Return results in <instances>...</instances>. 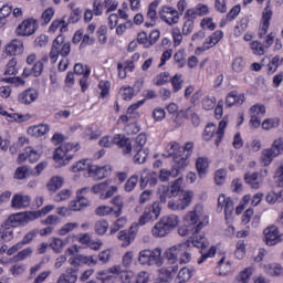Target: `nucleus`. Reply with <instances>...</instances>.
Instances as JSON below:
<instances>
[{"label":"nucleus","mask_w":283,"mask_h":283,"mask_svg":"<svg viewBox=\"0 0 283 283\" xmlns=\"http://www.w3.org/2000/svg\"><path fill=\"white\" fill-rule=\"evenodd\" d=\"M205 224H209V214L205 210V206L197 203L192 211L188 212L184 218V224L178 229L181 238L200 233Z\"/></svg>","instance_id":"1"},{"label":"nucleus","mask_w":283,"mask_h":283,"mask_svg":"<svg viewBox=\"0 0 283 283\" xmlns=\"http://www.w3.org/2000/svg\"><path fill=\"white\" fill-rule=\"evenodd\" d=\"M166 259L172 264H189L193 260V251L191 250V240L184 243H177L165 251Z\"/></svg>","instance_id":"2"},{"label":"nucleus","mask_w":283,"mask_h":283,"mask_svg":"<svg viewBox=\"0 0 283 283\" xmlns=\"http://www.w3.org/2000/svg\"><path fill=\"white\" fill-rule=\"evenodd\" d=\"M180 224V217L168 214L163 217L151 229L154 238H167Z\"/></svg>","instance_id":"3"},{"label":"nucleus","mask_w":283,"mask_h":283,"mask_svg":"<svg viewBox=\"0 0 283 283\" xmlns=\"http://www.w3.org/2000/svg\"><path fill=\"white\" fill-rule=\"evenodd\" d=\"M138 262L142 266H157L160 269L165 264V256H163V249H144L138 253Z\"/></svg>","instance_id":"4"},{"label":"nucleus","mask_w":283,"mask_h":283,"mask_svg":"<svg viewBox=\"0 0 283 283\" xmlns=\"http://www.w3.org/2000/svg\"><path fill=\"white\" fill-rule=\"evenodd\" d=\"M70 52H72V44L65 41V36L63 34L57 35L51 46V51L49 54V59L51 63H56L59 61V56H70Z\"/></svg>","instance_id":"5"},{"label":"nucleus","mask_w":283,"mask_h":283,"mask_svg":"<svg viewBox=\"0 0 283 283\" xmlns=\"http://www.w3.org/2000/svg\"><path fill=\"white\" fill-rule=\"evenodd\" d=\"M188 240H190V244H192V247L201 249V256L198 259L197 264H203V262H207L209 258H216V253L218 252V248H216V245L210 247L208 252H205V249L209 247V241L206 235L197 234Z\"/></svg>","instance_id":"6"},{"label":"nucleus","mask_w":283,"mask_h":283,"mask_svg":"<svg viewBox=\"0 0 283 283\" xmlns=\"http://www.w3.org/2000/svg\"><path fill=\"white\" fill-rule=\"evenodd\" d=\"M283 154V138L277 137L276 139L273 140L272 145L270 148H264L261 150V156H260V163L262 164L263 167H269L275 158H279V156H282Z\"/></svg>","instance_id":"7"},{"label":"nucleus","mask_w":283,"mask_h":283,"mask_svg":"<svg viewBox=\"0 0 283 283\" xmlns=\"http://www.w3.org/2000/svg\"><path fill=\"white\" fill-rule=\"evenodd\" d=\"M101 147H112L113 145H117V147H120L123 149V154L125 156L132 154V142H129V138L125 137L123 134L115 135L112 139H109V136H104L99 140Z\"/></svg>","instance_id":"8"},{"label":"nucleus","mask_w":283,"mask_h":283,"mask_svg":"<svg viewBox=\"0 0 283 283\" xmlns=\"http://www.w3.org/2000/svg\"><path fill=\"white\" fill-rule=\"evenodd\" d=\"M160 211H163L160 201H154L151 205H147L136 226L145 227V224H149V222L156 221L157 218H160Z\"/></svg>","instance_id":"9"},{"label":"nucleus","mask_w":283,"mask_h":283,"mask_svg":"<svg viewBox=\"0 0 283 283\" xmlns=\"http://www.w3.org/2000/svg\"><path fill=\"white\" fill-rule=\"evenodd\" d=\"M224 129H227V119H222L219 123L218 128L213 123L208 124L203 132V140H211V138H214V143L218 147L220 143H222V138H224Z\"/></svg>","instance_id":"10"},{"label":"nucleus","mask_w":283,"mask_h":283,"mask_svg":"<svg viewBox=\"0 0 283 283\" xmlns=\"http://www.w3.org/2000/svg\"><path fill=\"white\" fill-rule=\"evenodd\" d=\"M193 202V191L182 190L178 199H172L168 201V209L170 211H185Z\"/></svg>","instance_id":"11"},{"label":"nucleus","mask_w":283,"mask_h":283,"mask_svg":"<svg viewBox=\"0 0 283 283\" xmlns=\"http://www.w3.org/2000/svg\"><path fill=\"white\" fill-rule=\"evenodd\" d=\"M87 193H90V188L83 187L76 190V197L69 205L70 211H84L87 207L92 206V201L87 199Z\"/></svg>","instance_id":"12"},{"label":"nucleus","mask_w":283,"mask_h":283,"mask_svg":"<svg viewBox=\"0 0 283 283\" xmlns=\"http://www.w3.org/2000/svg\"><path fill=\"white\" fill-rule=\"evenodd\" d=\"M112 181L106 180L92 186L91 191L95 196H98L101 200H108L115 193H118L117 186H111Z\"/></svg>","instance_id":"13"},{"label":"nucleus","mask_w":283,"mask_h":283,"mask_svg":"<svg viewBox=\"0 0 283 283\" xmlns=\"http://www.w3.org/2000/svg\"><path fill=\"white\" fill-rule=\"evenodd\" d=\"M39 218V213L36 212H18L14 214H11L8 220L7 224L8 227H11L14 229V227H25L28 222H32Z\"/></svg>","instance_id":"14"},{"label":"nucleus","mask_w":283,"mask_h":283,"mask_svg":"<svg viewBox=\"0 0 283 283\" xmlns=\"http://www.w3.org/2000/svg\"><path fill=\"white\" fill-rule=\"evenodd\" d=\"M263 242L266 247H275L283 242V233L275 224H270L263 229Z\"/></svg>","instance_id":"15"},{"label":"nucleus","mask_w":283,"mask_h":283,"mask_svg":"<svg viewBox=\"0 0 283 283\" xmlns=\"http://www.w3.org/2000/svg\"><path fill=\"white\" fill-rule=\"evenodd\" d=\"M158 15L166 25H177L180 21L178 9L170 6H163L158 11Z\"/></svg>","instance_id":"16"},{"label":"nucleus","mask_w":283,"mask_h":283,"mask_svg":"<svg viewBox=\"0 0 283 283\" xmlns=\"http://www.w3.org/2000/svg\"><path fill=\"white\" fill-rule=\"evenodd\" d=\"M36 30H39V23L36 22V19L29 18L22 21L15 28V34L18 36H32Z\"/></svg>","instance_id":"17"},{"label":"nucleus","mask_w":283,"mask_h":283,"mask_svg":"<svg viewBox=\"0 0 283 283\" xmlns=\"http://www.w3.org/2000/svg\"><path fill=\"white\" fill-rule=\"evenodd\" d=\"M42 154H43V150H41V148L39 147L36 148L28 147L22 154L18 156V163L19 165H21V163H24L27 160H29V163H32V164L39 163Z\"/></svg>","instance_id":"18"},{"label":"nucleus","mask_w":283,"mask_h":283,"mask_svg":"<svg viewBox=\"0 0 283 283\" xmlns=\"http://www.w3.org/2000/svg\"><path fill=\"white\" fill-rule=\"evenodd\" d=\"M273 17V11H271L270 3L268 2L266 7L263 10L261 24L259 28V36L260 39H264L266 34H269V28H271V19Z\"/></svg>","instance_id":"19"},{"label":"nucleus","mask_w":283,"mask_h":283,"mask_svg":"<svg viewBox=\"0 0 283 283\" xmlns=\"http://www.w3.org/2000/svg\"><path fill=\"white\" fill-rule=\"evenodd\" d=\"M138 233V226L133 223L129 230H122L118 233V240L122 242V247H129L136 240Z\"/></svg>","instance_id":"20"},{"label":"nucleus","mask_w":283,"mask_h":283,"mask_svg":"<svg viewBox=\"0 0 283 283\" xmlns=\"http://www.w3.org/2000/svg\"><path fill=\"white\" fill-rule=\"evenodd\" d=\"M109 174H112V166H98L93 164L91 166V172L88 174V176L90 178H94V180H103V178H107Z\"/></svg>","instance_id":"21"},{"label":"nucleus","mask_w":283,"mask_h":283,"mask_svg":"<svg viewBox=\"0 0 283 283\" xmlns=\"http://www.w3.org/2000/svg\"><path fill=\"white\" fill-rule=\"evenodd\" d=\"M174 159V178H178L179 174H182V171H185V169H187V165H189V157H187L186 155H184L182 153H179V155H176L175 157H172Z\"/></svg>","instance_id":"22"},{"label":"nucleus","mask_w":283,"mask_h":283,"mask_svg":"<svg viewBox=\"0 0 283 283\" xmlns=\"http://www.w3.org/2000/svg\"><path fill=\"white\" fill-rule=\"evenodd\" d=\"M74 158V155H69L66 151L60 146L54 150L53 160L56 164V167H65L70 165V161Z\"/></svg>","instance_id":"23"},{"label":"nucleus","mask_w":283,"mask_h":283,"mask_svg":"<svg viewBox=\"0 0 283 283\" xmlns=\"http://www.w3.org/2000/svg\"><path fill=\"white\" fill-rule=\"evenodd\" d=\"M218 208L224 209L226 220H230L231 216H233V200L223 193H221L218 198Z\"/></svg>","instance_id":"24"},{"label":"nucleus","mask_w":283,"mask_h":283,"mask_svg":"<svg viewBox=\"0 0 283 283\" xmlns=\"http://www.w3.org/2000/svg\"><path fill=\"white\" fill-rule=\"evenodd\" d=\"M109 273H113V275H117L122 283H132V281L134 280V271L123 270L120 265H114L109 268Z\"/></svg>","instance_id":"25"},{"label":"nucleus","mask_w":283,"mask_h":283,"mask_svg":"<svg viewBox=\"0 0 283 283\" xmlns=\"http://www.w3.org/2000/svg\"><path fill=\"white\" fill-rule=\"evenodd\" d=\"M71 242H74V235H67L65 240L61 238H52L49 247L54 251V253H63V249H65V247Z\"/></svg>","instance_id":"26"},{"label":"nucleus","mask_w":283,"mask_h":283,"mask_svg":"<svg viewBox=\"0 0 283 283\" xmlns=\"http://www.w3.org/2000/svg\"><path fill=\"white\" fill-rule=\"evenodd\" d=\"M32 202V198L28 195L15 193L11 200V207L13 209H28Z\"/></svg>","instance_id":"27"},{"label":"nucleus","mask_w":283,"mask_h":283,"mask_svg":"<svg viewBox=\"0 0 283 283\" xmlns=\"http://www.w3.org/2000/svg\"><path fill=\"white\" fill-rule=\"evenodd\" d=\"M224 38V32L222 30H217L212 34H210L203 42L201 50H211V48H216L220 41Z\"/></svg>","instance_id":"28"},{"label":"nucleus","mask_w":283,"mask_h":283,"mask_svg":"<svg viewBox=\"0 0 283 283\" xmlns=\"http://www.w3.org/2000/svg\"><path fill=\"white\" fill-rule=\"evenodd\" d=\"M69 262L72 266H81L83 264H86V266H95V264H97L96 258L94 255L85 254H78L75 258H71Z\"/></svg>","instance_id":"29"},{"label":"nucleus","mask_w":283,"mask_h":283,"mask_svg":"<svg viewBox=\"0 0 283 283\" xmlns=\"http://www.w3.org/2000/svg\"><path fill=\"white\" fill-rule=\"evenodd\" d=\"M36 98H39V91L35 88H28L18 96V101L21 105H32Z\"/></svg>","instance_id":"30"},{"label":"nucleus","mask_w":283,"mask_h":283,"mask_svg":"<svg viewBox=\"0 0 283 283\" xmlns=\"http://www.w3.org/2000/svg\"><path fill=\"white\" fill-rule=\"evenodd\" d=\"M196 273V268L191 265L184 266L179 270L177 276L175 277V283H187L189 282Z\"/></svg>","instance_id":"31"},{"label":"nucleus","mask_w":283,"mask_h":283,"mask_svg":"<svg viewBox=\"0 0 283 283\" xmlns=\"http://www.w3.org/2000/svg\"><path fill=\"white\" fill-rule=\"evenodd\" d=\"M50 133V126L49 124H39L30 126L27 130V134L29 136H33V138H42V136H45V134Z\"/></svg>","instance_id":"32"},{"label":"nucleus","mask_w":283,"mask_h":283,"mask_svg":"<svg viewBox=\"0 0 283 283\" xmlns=\"http://www.w3.org/2000/svg\"><path fill=\"white\" fill-rule=\"evenodd\" d=\"M255 269L253 266H248L241 270L232 280V283H249L251 282V277H253V273Z\"/></svg>","instance_id":"33"},{"label":"nucleus","mask_w":283,"mask_h":283,"mask_svg":"<svg viewBox=\"0 0 283 283\" xmlns=\"http://www.w3.org/2000/svg\"><path fill=\"white\" fill-rule=\"evenodd\" d=\"M209 158L207 157H199L196 160V169L198 171L199 178H207V175L209 174Z\"/></svg>","instance_id":"34"},{"label":"nucleus","mask_w":283,"mask_h":283,"mask_svg":"<svg viewBox=\"0 0 283 283\" xmlns=\"http://www.w3.org/2000/svg\"><path fill=\"white\" fill-rule=\"evenodd\" d=\"M7 54L10 56H17V54H22L23 52V42L21 40H12L6 46Z\"/></svg>","instance_id":"35"},{"label":"nucleus","mask_w":283,"mask_h":283,"mask_svg":"<svg viewBox=\"0 0 283 283\" xmlns=\"http://www.w3.org/2000/svg\"><path fill=\"white\" fill-rule=\"evenodd\" d=\"M231 271V261L227 260V256L222 255L214 269L216 275H229Z\"/></svg>","instance_id":"36"},{"label":"nucleus","mask_w":283,"mask_h":283,"mask_svg":"<svg viewBox=\"0 0 283 283\" xmlns=\"http://www.w3.org/2000/svg\"><path fill=\"white\" fill-rule=\"evenodd\" d=\"M261 269L268 275L279 276L283 274V268L280 263H261Z\"/></svg>","instance_id":"37"},{"label":"nucleus","mask_w":283,"mask_h":283,"mask_svg":"<svg viewBox=\"0 0 283 283\" xmlns=\"http://www.w3.org/2000/svg\"><path fill=\"white\" fill-rule=\"evenodd\" d=\"M156 187L158 185V175L156 172H149L146 177L145 175L140 176V189H147V186Z\"/></svg>","instance_id":"38"},{"label":"nucleus","mask_w":283,"mask_h":283,"mask_svg":"<svg viewBox=\"0 0 283 283\" xmlns=\"http://www.w3.org/2000/svg\"><path fill=\"white\" fill-rule=\"evenodd\" d=\"M182 154V149L180 148V144L176 142H170L165 147L164 156L165 158H176V156Z\"/></svg>","instance_id":"39"},{"label":"nucleus","mask_w":283,"mask_h":283,"mask_svg":"<svg viewBox=\"0 0 283 283\" xmlns=\"http://www.w3.org/2000/svg\"><path fill=\"white\" fill-rule=\"evenodd\" d=\"M92 165V159H81L71 167V171H73V174H78V171H88L90 175Z\"/></svg>","instance_id":"40"},{"label":"nucleus","mask_w":283,"mask_h":283,"mask_svg":"<svg viewBox=\"0 0 283 283\" xmlns=\"http://www.w3.org/2000/svg\"><path fill=\"white\" fill-rule=\"evenodd\" d=\"M78 275L74 269H66L65 273H62L56 283H76Z\"/></svg>","instance_id":"41"},{"label":"nucleus","mask_w":283,"mask_h":283,"mask_svg":"<svg viewBox=\"0 0 283 283\" xmlns=\"http://www.w3.org/2000/svg\"><path fill=\"white\" fill-rule=\"evenodd\" d=\"M242 103H244V95H239L235 91L230 92L226 97L227 107H233L235 104L242 105Z\"/></svg>","instance_id":"42"},{"label":"nucleus","mask_w":283,"mask_h":283,"mask_svg":"<svg viewBox=\"0 0 283 283\" xmlns=\"http://www.w3.org/2000/svg\"><path fill=\"white\" fill-rule=\"evenodd\" d=\"M116 276L117 274L109 272V269L96 273V280L101 283H116Z\"/></svg>","instance_id":"43"},{"label":"nucleus","mask_w":283,"mask_h":283,"mask_svg":"<svg viewBox=\"0 0 283 283\" xmlns=\"http://www.w3.org/2000/svg\"><path fill=\"white\" fill-rule=\"evenodd\" d=\"M57 30H60L61 34H63V32H67V22H65L64 19L53 20L49 27V32L52 34H54V32Z\"/></svg>","instance_id":"44"},{"label":"nucleus","mask_w":283,"mask_h":283,"mask_svg":"<svg viewBox=\"0 0 283 283\" xmlns=\"http://www.w3.org/2000/svg\"><path fill=\"white\" fill-rule=\"evenodd\" d=\"M32 119V115L30 114H18V113H8L7 120L9 123H25Z\"/></svg>","instance_id":"45"},{"label":"nucleus","mask_w":283,"mask_h":283,"mask_svg":"<svg viewBox=\"0 0 283 283\" xmlns=\"http://www.w3.org/2000/svg\"><path fill=\"white\" fill-rule=\"evenodd\" d=\"M63 182H64L63 177L54 176L46 184V189L49 191H57V189H61L63 187Z\"/></svg>","instance_id":"46"},{"label":"nucleus","mask_w":283,"mask_h":283,"mask_svg":"<svg viewBox=\"0 0 283 283\" xmlns=\"http://www.w3.org/2000/svg\"><path fill=\"white\" fill-rule=\"evenodd\" d=\"M60 147L63 148L69 156H74L76 151H81V145L77 142L63 143Z\"/></svg>","instance_id":"47"},{"label":"nucleus","mask_w":283,"mask_h":283,"mask_svg":"<svg viewBox=\"0 0 283 283\" xmlns=\"http://www.w3.org/2000/svg\"><path fill=\"white\" fill-rule=\"evenodd\" d=\"M170 83L172 86V92L176 94L182 90L185 78H182V74H175L172 77H170Z\"/></svg>","instance_id":"48"},{"label":"nucleus","mask_w":283,"mask_h":283,"mask_svg":"<svg viewBox=\"0 0 283 283\" xmlns=\"http://www.w3.org/2000/svg\"><path fill=\"white\" fill-rule=\"evenodd\" d=\"M0 238L4 240V242H10L14 238V229L4 223L0 229Z\"/></svg>","instance_id":"49"},{"label":"nucleus","mask_w":283,"mask_h":283,"mask_svg":"<svg viewBox=\"0 0 283 283\" xmlns=\"http://www.w3.org/2000/svg\"><path fill=\"white\" fill-rule=\"evenodd\" d=\"M234 258L235 260H242L243 258H247V243H244V240H239L237 242Z\"/></svg>","instance_id":"50"},{"label":"nucleus","mask_w":283,"mask_h":283,"mask_svg":"<svg viewBox=\"0 0 283 283\" xmlns=\"http://www.w3.org/2000/svg\"><path fill=\"white\" fill-rule=\"evenodd\" d=\"M33 253L34 250L32 248H25L22 251L18 252L15 255H13V262H23L29 258H32Z\"/></svg>","instance_id":"51"},{"label":"nucleus","mask_w":283,"mask_h":283,"mask_svg":"<svg viewBox=\"0 0 283 283\" xmlns=\"http://www.w3.org/2000/svg\"><path fill=\"white\" fill-rule=\"evenodd\" d=\"M111 203L116 207V210L114 211V217L119 218L123 213V209L125 205L123 203V197L120 196H115L112 200Z\"/></svg>","instance_id":"52"},{"label":"nucleus","mask_w":283,"mask_h":283,"mask_svg":"<svg viewBox=\"0 0 283 283\" xmlns=\"http://www.w3.org/2000/svg\"><path fill=\"white\" fill-rule=\"evenodd\" d=\"M245 182L250 185L252 189H260V185H262V180L258 177V172H253L251 175H245Z\"/></svg>","instance_id":"53"},{"label":"nucleus","mask_w":283,"mask_h":283,"mask_svg":"<svg viewBox=\"0 0 283 283\" xmlns=\"http://www.w3.org/2000/svg\"><path fill=\"white\" fill-rule=\"evenodd\" d=\"M262 129H265V132H269V129H277L280 127V118L277 117H272V118H266L263 120Z\"/></svg>","instance_id":"54"},{"label":"nucleus","mask_w":283,"mask_h":283,"mask_svg":"<svg viewBox=\"0 0 283 283\" xmlns=\"http://www.w3.org/2000/svg\"><path fill=\"white\" fill-rule=\"evenodd\" d=\"M94 229L97 235H105L109 229V222L107 220H98L95 222Z\"/></svg>","instance_id":"55"},{"label":"nucleus","mask_w":283,"mask_h":283,"mask_svg":"<svg viewBox=\"0 0 283 283\" xmlns=\"http://www.w3.org/2000/svg\"><path fill=\"white\" fill-rule=\"evenodd\" d=\"M171 81V75L169 72H161L157 76L154 77L153 83L154 85H167Z\"/></svg>","instance_id":"56"},{"label":"nucleus","mask_w":283,"mask_h":283,"mask_svg":"<svg viewBox=\"0 0 283 283\" xmlns=\"http://www.w3.org/2000/svg\"><path fill=\"white\" fill-rule=\"evenodd\" d=\"M127 224V218L120 217L117 219L109 228V234L114 235V233H118L120 229H123Z\"/></svg>","instance_id":"57"},{"label":"nucleus","mask_w":283,"mask_h":283,"mask_svg":"<svg viewBox=\"0 0 283 283\" xmlns=\"http://www.w3.org/2000/svg\"><path fill=\"white\" fill-rule=\"evenodd\" d=\"M231 67L232 72H235V74H241V72H244V67H247V62H244V59L242 57H235L232 61Z\"/></svg>","instance_id":"58"},{"label":"nucleus","mask_w":283,"mask_h":283,"mask_svg":"<svg viewBox=\"0 0 283 283\" xmlns=\"http://www.w3.org/2000/svg\"><path fill=\"white\" fill-rule=\"evenodd\" d=\"M266 114L264 105L255 104L250 108V117L262 118Z\"/></svg>","instance_id":"59"},{"label":"nucleus","mask_w":283,"mask_h":283,"mask_svg":"<svg viewBox=\"0 0 283 283\" xmlns=\"http://www.w3.org/2000/svg\"><path fill=\"white\" fill-rule=\"evenodd\" d=\"M158 1H153L147 10V19H149L153 23H156V19H158Z\"/></svg>","instance_id":"60"},{"label":"nucleus","mask_w":283,"mask_h":283,"mask_svg":"<svg viewBox=\"0 0 283 283\" xmlns=\"http://www.w3.org/2000/svg\"><path fill=\"white\" fill-rule=\"evenodd\" d=\"M157 196L159 197L160 202H167L168 198H172L169 187L165 185L158 187Z\"/></svg>","instance_id":"61"},{"label":"nucleus","mask_w":283,"mask_h":283,"mask_svg":"<svg viewBox=\"0 0 283 283\" xmlns=\"http://www.w3.org/2000/svg\"><path fill=\"white\" fill-rule=\"evenodd\" d=\"M138 175H133L130 176L125 185H124V190L127 192V193H130V191H133L134 189H136V185H138Z\"/></svg>","instance_id":"62"},{"label":"nucleus","mask_w":283,"mask_h":283,"mask_svg":"<svg viewBox=\"0 0 283 283\" xmlns=\"http://www.w3.org/2000/svg\"><path fill=\"white\" fill-rule=\"evenodd\" d=\"M114 211H115V208L111 206H98L95 209L96 216H99L102 218H105V216H112V213L114 216Z\"/></svg>","instance_id":"63"},{"label":"nucleus","mask_w":283,"mask_h":283,"mask_svg":"<svg viewBox=\"0 0 283 283\" xmlns=\"http://www.w3.org/2000/svg\"><path fill=\"white\" fill-rule=\"evenodd\" d=\"M74 229H78L77 222H67L59 230V235H67V233H72Z\"/></svg>","instance_id":"64"}]
</instances>
